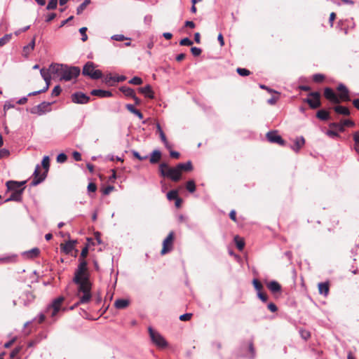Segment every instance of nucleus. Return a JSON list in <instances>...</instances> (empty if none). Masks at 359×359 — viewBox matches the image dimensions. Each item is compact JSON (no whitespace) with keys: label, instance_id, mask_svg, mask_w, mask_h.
Wrapping results in <instances>:
<instances>
[{"label":"nucleus","instance_id":"nucleus-1","mask_svg":"<svg viewBox=\"0 0 359 359\" xmlns=\"http://www.w3.org/2000/svg\"><path fill=\"white\" fill-rule=\"evenodd\" d=\"M87 262L84 259H79V264L75 271L73 281L78 285V296L79 301L70 309H74L79 304H86L91 299V283L87 273Z\"/></svg>","mask_w":359,"mask_h":359},{"label":"nucleus","instance_id":"nucleus-2","mask_svg":"<svg viewBox=\"0 0 359 359\" xmlns=\"http://www.w3.org/2000/svg\"><path fill=\"white\" fill-rule=\"evenodd\" d=\"M49 70L52 74L60 75V80L65 81H69L72 79L76 78L81 73L79 67L57 63H52L49 67Z\"/></svg>","mask_w":359,"mask_h":359},{"label":"nucleus","instance_id":"nucleus-3","mask_svg":"<svg viewBox=\"0 0 359 359\" xmlns=\"http://www.w3.org/2000/svg\"><path fill=\"white\" fill-rule=\"evenodd\" d=\"M41 165L45 169V172L40 175V165H37L35 168L33 175L34 176V180L31 182L32 186H36L45 180L50 166V158L48 156H45L41 161Z\"/></svg>","mask_w":359,"mask_h":359},{"label":"nucleus","instance_id":"nucleus-4","mask_svg":"<svg viewBox=\"0 0 359 359\" xmlns=\"http://www.w3.org/2000/svg\"><path fill=\"white\" fill-rule=\"evenodd\" d=\"M159 171L162 177L170 178L174 182H178L181 179L177 167H170L166 163H161L159 165Z\"/></svg>","mask_w":359,"mask_h":359},{"label":"nucleus","instance_id":"nucleus-5","mask_svg":"<svg viewBox=\"0 0 359 359\" xmlns=\"http://www.w3.org/2000/svg\"><path fill=\"white\" fill-rule=\"evenodd\" d=\"M96 65L93 62H87L83 67L82 74L92 79L102 78V71L95 69Z\"/></svg>","mask_w":359,"mask_h":359},{"label":"nucleus","instance_id":"nucleus-6","mask_svg":"<svg viewBox=\"0 0 359 359\" xmlns=\"http://www.w3.org/2000/svg\"><path fill=\"white\" fill-rule=\"evenodd\" d=\"M150 338L152 342L159 348H165L168 346V343L164 337L158 332L153 330L152 327L148 328Z\"/></svg>","mask_w":359,"mask_h":359},{"label":"nucleus","instance_id":"nucleus-7","mask_svg":"<svg viewBox=\"0 0 359 359\" xmlns=\"http://www.w3.org/2000/svg\"><path fill=\"white\" fill-rule=\"evenodd\" d=\"M309 97L304 100L311 109H315L321 106L320 93L319 92H311L309 93Z\"/></svg>","mask_w":359,"mask_h":359},{"label":"nucleus","instance_id":"nucleus-8","mask_svg":"<svg viewBox=\"0 0 359 359\" xmlns=\"http://www.w3.org/2000/svg\"><path fill=\"white\" fill-rule=\"evenodd\" d=\"M53 104V102H42L38 105L32 107L30 110L31 114H37L41 116L46 112H48L51 110L50 106Z\"/></svg>","mask_w":359,"mask_h":359},{"label":"nucleus","instance_id":"nucleus-9","mask_svg":"<svg viewBox=\"0 0 359 359\" xmlns=\"http://www.w3.org/2000/svg\"><path fill=\"white\" fill-rule=\"evenodd\" d=\"M175 239V233L170 231L168 236L163 241V248L161 251L162 255L170 252L173 248V242Z\"/></svg>","mask_w":359,"mask_h":359},{"label":"nucleus","instance_id":"nucleus-10","mask_svg":"<svg viewBox=\"0 0 359 359\" xmlns=\"http://www.w3.org/2000/svg\"><path fill=\"white\" fill-rule=\"evenodd\" d=\"M63 301L64 298L62 297H59L55 299L52 304L48 306L46 312L48 313H50L52 317L55 316L60 310V306Z\"/></svg>","mask_w":359,"mask_h":359},{"label":"nucleus","instance_id":"nucleus-11","mask_svg":"<svg viewBox=\"0 0 359 359\" xmlns=\"http://www.w3.org/2000/svg\"><path fill=\"white\" fill-rule=\"evenodd\" d=\"M266 137L270 143L277 144L281 146H284L285 144V141L280 135H278L277 130H271L268 132L266 135Z\"/></svg>","mask_w":359,"mask_h":359},{"label":"nucleus","instance_id":"nucleus-12","mask_svg":"<svg viewBox=\"0 0 359 359\" xmlns=\"http://www.w3.org/2000/svg\"><path fill=\"white\" fill-rule=\"evenodd\" d=\"M323 95L326 100L333 104H339L341 102L339 95L331 88H325Z\"/></svg>","mask_w":359,"mask_h":359},{"label":"nucleus","instance_id":"nucleus-13","mask_svg":"<svg viewBox=\"0 0 359 359\" xmlns=\"http://www.w3.org/2000/svg\"><path fill=\"white\" fill-rule=\"evenodd\" d=\"M89 100L90 97L82 92H76L72 95V101L76 104H86Z\"/></svg>","mask_w":359,"mask_h":359},{"label":"nucleus","instance_id":"nucleus-14","mask_svg":"<svg viewBox=\"0 0 359 359\" xmlns=\"http://www.w3.org/2000/svg\"><path fill=\"white\" fill-rule=\"evenodd\" d=\"M266 287L276 297L281 294L282 287L280 284L276 280H272L268 283L266 284Z\"/></svg>","mask_w":359,"mask_h":359},{"label":"nucleus","instance_id":"nucleus-15","mask_svg":"<svg viewBox=\"0 0 359 359\" xmlns=\"http://www.w3.org/2000/svg\"><path fill=\"white\" fill-rule=\"evenodd\" d=\"M26 181L18 182L13 180L7 181L6 183V186L7 187L8 191H16L20 190L21 188L24 187Z\"/></svg>","mask_w":359,"mask_h":359},{"label":"nucleus","instance_id":"nucleus-16","mask_svg":"<svg viewBox=\"0 0 359 359\" xmlns=\"http://www.w3.org/2000/svg\"><path fill=\"white\" fill-rule=\"evenodd\" d=\"M337 90L339 92V94L338 95H339V97L340 98L341 102L351 100L349 95H348V90L344 85L340 84L337 87Z\"/></svg>","mask_w":359,"mask_h":359},{"label":"nucleus","instance_id":"nucleus-17","mask_svg":"<svg viewBox=\"0 0 359 359\" xmlns=\"http://www.w3.org/2000/svg\"><path fill=\"white\" fill-rule=\"evenodd\" d=\"M25 189V187H23L22 188H21L20 190L12 192L11 196L4 201V203H7L9 201L20 202L22 201V194Z\"/></svg>","mask_w":359,"mask_h":359},{"label":"nucleus","instance_id":"nucleus-18","mask_svg":"<svg viewBox=\"0 0 359 359\" xmlns=\"http://www.w3.org/2000/svg\"><path fill=\"white\" fill-rule=\"evenodd\" d=\"M35 297L30 291L23 292L20 297V299L24 306H29L34 299Z\"/></svg>","mask_w":359,"mask_h":359},{"label":"nucleus","instance_id":"nucleus-19","mask_svg":"<svg viewBox=\"0 0 359 359\" xmlns=\"http://www.w3.org/2000/svg\"><path fill=\"white\" fill-rule=\"evenodd\" d=\"M36 36H34L29 44L25 46L22 50V55L27 57L35 47Z\"/></svg>","mask_w":359,"mask_h":359},{"label":"nucleus","instance_id":"nucleus-20","mask_svg":"<svg viewBox=\"0 0 359 359\" xmlns=\"http://www.w3.org/2000/svg\"><path fill=\"white\" fill-rule=\"evenodd\" d=\"M40 254V250L38 248H34L29 250L25 251L22 253V256L27 259H34L37 257Z\"/></svg>","mask_w":359,"mask_h":359},{"label":"nucleus","instance_id":"nucleus-21","mask_svg":"<svg viewBox=\"0 0 359 359\" xmlns=\"http://www.w3.org/2000/svg\"><path fill=\"white\" fill-rule=\"evenodd\" d=\"M91 95L100 97H109L112 96V93L110 90H105L102 89H94L91 91Z\"/></svg>","mask_w":359,"mask_h":359},{"label":"nucleus","instance_id":"nucleus-22","mask_svg":"<svg viewBox=\"0 0 359 359\" xmlns=\"http://www.w3.org/2000/svg\"><path fill=\"white\" fill-rule=\"evenodd\" d=\"M176 167L179 170L180 176L182 172H189L193 170V165L191 161H188L186 163H179Z\"/></svg>","mask_w":359,"mask_h":359},{"label":"nucleus","instance_id":"nucleus-23","mask_svg":"<svg viewBox=\"0 0 359 359\" xmlns=\"http://www.w3.org/2000/svg\"><path fill=\"white\" fill-rule=\"evenodd\" d=\"M130 304L128 299H118L114 302V306L118 309H126Z\"/></svg>","mask_w":359,"mask_h":359},{"label":"nucleus","instance_id":"nucleus-24","mask_svg":"<svg viewBox=\"0 0 359 359\" xmlns=\"http://www.w3.org/2000/svg\"><path fill=\"white\" fill-rule=\"evenodd\" d=\"M139 92L143 94L145 97H149L150 99L154 98V91L151 89V86L147 85L144 87L140 88L138 89Z\"/></svg>","mask_w":359,"mask_h":359},{"label":"nucleus","instance_id":"nucleus-25","mask_svg":"<svg viewBox=\"0 0 359 359\" xmlns=\"http://www.w3.org/2000/svg\"><path fill=\"white\" fill-rule=\"evenodd\" d=\"M76 241H69L64 245H61V248L66 254H69L74 248Z\"/></svg>","mask_w":359,"mask_h":359},{"label":"nucleus","instance_id":"nucleus-26","mask_svg":"<svg viewBox=\"0 0 359 359\" xmlns=\"http://www.w3.org/2000/svg\"><path fill=\"white\" fill-rule=\"evenodd\" d=\"M161 158V152L158 150H154L151 153L150 158H149V162L151 164H156L160 161Z\"/></svg>","mask_w":359,"mask_h":359},{"label":"nucleus","instance_id":"nucleus-27","mask_svg":"<svg viewBox=\"0 0 359 359\" xmlns=\"http://www.w3.org/2000/svg\"><path fill=\"white\" fill-rule=\"evenodd\" d=\"M305 140L303 137L297 138L294 141V144L292 146V149L295 152H298L299 149L304 145Z\"/></svg>","mask_w":359,"mask_h":359},{"label":"nucleus","instance_id":"nucleus-28","mask_svg":"<svg viewBox=\"0 0 359 359\" xmlns=\"http://www.w3.org/2000/svg\"><path fill=\"white\" fill-rule=\"evenodd\" d=\"M319 293L327 296L330 291V285L328 283H320L318 285Z\"/></svg>","mask_w":359,"mask_h":359},{"label":"nucleus","instance_id":"nucleus-29","mask_svg":"<svg viewBox=\"0 0 359 359\" xmlns=\"http://www.w3.org/2000/svg\"><path fill=\"white\" fill-rule=\"evenodd\" d=\"M333 109L338 114H341L344 116H348L350 114L349 109L346 107L337 105L333 107Z\"/></svg>","mask_w":359,"mask_h":359},{"label":"nucleus","instance_id":"nucleus-30","mask_svg":"<svg viewBox=\"0 0 359 359\" xmlns=\"http://www.w3.org/2000/svg\"><path fill=\"white\" fill-rule=\"evenodd\" d=\"M126 109L132 114H134L135 115H136L140 119L143 118L142 113L140 110L137 109L133 104H127Z\"/></svg>","mask_w":359,"mask_h":359},{"label":"nucleus","instance_id":"nucleus-31","mask_svg":"<svg viewBox=\"0 0 359 359\" xmlns=\"http://www.w3.org/2000/svg\"><path fill=\"white\" fill-rule=\"evenodd\" d=\"M316 117L322 121H327L330 118V114L328 111L321 109L316 113Z\"/></svg>","mask_w":359,"mask_h":359},{"label":"nucleus","instance_id":"nucleus-32","mask_svg":"<svg viewBox=\"0 0 359 359\" xmlns=\"http://www.w3.org/2000/svg\"><path fill=\"white\" fill-rule=\"evenodd\" d=\"M128 41L126 43H125V46H130L131 45V43H130V38H127L126 36H124L123 34H115L114 35V41Z\"/></svg>","mask_w":359,"mask_h":359},{"label":"nucleus","instance_id":"nucleus-33","mask_svg":"<svg viewBox=\"0 0 359 359\" xmlns=\"http://www.w3.org/2000/svg\"><path fill=\"white\" fill-rule=\"evenodd\" d=\"M234 241L236 243V245L237 248L240 251H242L245 247L244 240L242 239L241 238H240L238 236H236L234 237Z\"/></svg>","mask_w":359,"mask_h":359},{"label":"nucleus","instance_id":"nucleus-34","mask_svg":"<svg viewBox=\"0 0 359 359\" xmlns=\"http://www.w3.org/2000/svg\"><path fill=\"white\" fill-rule=\"evenodd\" d=\"M90 4V0H85L81 4L76 8V14L81 15L83 11L86 8L87 6Z\"/></svg>","mask_w":359,"mask_h":359},{"label":"nucleus","instance_id":"nucleus-35","mask_svg":"<svg viewBox=\"0 0 359 359\" xmlns=\"http://www.w3.org/2000/svg\"><path fill=\"white\" fill-rule=\"evenodd\" d=\"M120 90L124 93L125 95L128 96V97H133L134 96V94L135 93V91L129 88V87H126V86H123L120 88Z\"/></svg>","mask_w":359,"mask_h":359},{"label":"nucleus","instance_id":"nucleus-36","mask_svg":"<svg viewBox=\"0 0 359 359\" xmlns=\"http://www.w3.org/2000/svg\"><path fill=\"white\" fill-rule=\"evenodd\" d=\"M15 259H16L15 255L0 257V262H1V263L15 262Z\"/></svg>","mask_w":359,"mask_h":359},{"label":"nucleus","instance_id":"nucleus-37","mask_svg":"<svg viewBox=\"0 0 359 359\" xmlns=\"http://www.w3.org/2000/svg\"><path fill=\"white\" fill-rule=\"evenodd\" d=\"M178 197V191L177 190H171L167 194V198L169 201L176 200Z\"/></svg>","mask_w":359,"mask_h":359},{"label":"nucleus","instance_id":"nucleus-38","mask_svg":"<svg viewBox=\"0 0 359 359\" xmlns=\"http://www.w3.org/2000/svg\"><path fill=\"white\" fill-rule=\"evenodd\" d=\"M187 189L191 192L193 193L196 191V184L194 180H189L187 182L186 184Z\"/></svg>","mask_w":359,"mask_h":359},{"label":"nucleus","instance_id":"nucleus-39","mask_svg":"<svg viewBox=\"0 0 359 359\" xmlns=\"http://www.w3.org/2000/svg\"><path fill=\"white\" fill-rule=\"evenodd\" d=\"M252 285L255 289L257 291V292H261L263 289V285L262 283L257 279H253Z\"/></svg>","mask_w":359,"mask_h":359},{"label":"nucleus","instance_id":"nucleus-40","mask_svg":"<svg viewBox=\"0 0 359 359\" xmlns=\"http://www.w3.org/2000/svg\"><path fill=\"white\" fill-rule=\"evenodd\" d=\"M236 72L241 76H247L251 74L250 70L241 67L236 69Z\"/></svg>","mask_w":359,"mask_h":359},{"label":"nucleus","instance_id":"nucleus-41","mask_svg":"<svg viewBox=\"0 0 359 359\" xmlns=\"http://www.w3.org/2000/svg\"><path fill=\"white\" fill-rule=\"evenodd\" d=\"M159 135H160V138H161V141L164 143L165 147L168 149H170L171 146L170 145L169 142H168L167 138H166L165 135L163 133V131H161V133H159Z\"/></svg>","mask_w":359,"mask_h":359},{"label":"nucleus","instance_id":"nucleus-42","mask_svg":"<svg viewBox=\"0 0 359 359\" xmlns=\"http://www.w3.org/2000/svg\"><path fill=\"white\" fill-rule=\"evenodd\" d=\"M325 80V76L321 74H316L313 76V81L316 83H321Z\"/></svg>","mask_w":359,"mask_h":359},{"label":"nucleus","instance_id":"nucleus-43","mask_svg":"<svg viewBox=\"0 0 359 359\" xmlns=\"http://www.w3.org/2000/svg\"><path fill=\"white\" fill-rule=\"evenodd\" d=\"M330 128L338 130L340 132H344V129L343 128L342 124L341 123H332L330 124Z\"/></svg>","mask_w":359,"mask_h":359},{"label":"nucleus","instance_id":"nucleus-44","mask_svg":"<svg viewBox=\"0 0 359 359\" xmlns=\"http://www.w3.org/2000/svg\"><path fill=\"white\" fill-rule=\"evenodd\" d=\"M87 27H83L79 29V32L81 34V41H86L88 40V36L86 34Z\"/></svg>","mask_w":359,"mask_h":359},{"label":"nucleus","instance_id":"nucleus-45","mask_svg":"<svg viewBox=\"0 0 359 359\" xmlns=\"http://www.w3.org/2000/svg\"><path fill=\"white\" fill-rule=\"evenodd\" d=\"M57 0H50L47 6V10H54L57 8Z\"/></svg>","mask_w":359,"mask_h":359},{"label":"nucleus","instance_id":"nucleus-46","mask_svg":"<svg viewBox=\"0 0 359 359\" xmlns=\"http://www.w3.org/2000/svg\"><path fill=\"white\" fill-rule=\"evenodd\" d=\"M102 81L109 86H112V74H108L102 80Z\"/></svg>","mask_w":359,"mask_h":359},{"label":"nucleus","instance_id":"nucleus-47","mask_svg":"<svg viewBox=\"0 0 359 359\" xmlns=\"http://www.w3.org/2000/svg\"><path fill=\"white\" fill-rule=\"evenodd\" d=\"M142 79L138 76H134L129 81L130 84L133 85H141L142 83Z\"/></svg>","mask_w":359,"mask_h":359},{"label":"nucleus","instance_id":"nucleus-48","mask_svg":"<svg viewBox=\"0 0 359 359\" xmlns=\"http://www.w3.org/2000/svg\"><path fill=\"white\" fill-rule=\"evenodd\" d=\"M67 159V156L65 154L61 153L57 156V162L60 163H65Z\"/></svg>","mask_w":359,"mask_h":359},{"label":"nucleus","instance_id":"nucleus-49","mask_svg":"<svg viewBox=\"0 0 359 359\" xmlns=\"http://www.w3.org/2000/svg\"><path fill=\"white\" fill-rule=\"evenodd\" d=\"M62 91V89L59 85L54 87V88L52 90L51 95L53 97L58 96Z\"/></svg>","mask_w":359,"mask_h":359},{"label":"nucleus","instance_id":"nucleus-50","mask_svg":"<svg viewBox=\"0 0 359 359\" xmlns=\"http://www.w3.org/2000/svg\"><path fill=\"white\" fill-rule=\"evenodd\" d=\"M193 44V42L191 40H190L189 38H184L180 41V46H191Z\"/></svg>","mask_w":359,"mask_h":359},{"label":"nucleus","instance_id":"nucleus-51","mask_svg":"<svg viewBox=\"0 0 359 359\" xmlns=\"http://www.w3.org/2000/svg\"><path fill=\"white\" fill-rule=\"evenodd\" d=\"M340 123L342 124L344 129L345 127H353L355 125L354 122L351 120H344Z\"/></svg>","mask_w":359,"mask_h":359},{"label":"nucleus","instance_id":"nucleus-52","mask_svg":"<svg viewBox=\"0 0 359 359\" xmlns=\"http://www.w3.org/2000/svg\"><path fill=\"white\" fill-rule=\"evenodd\" d=\"M191 52L193 54L194 56H199L201 54V49L197 47H192L191 48Z\"/></svg>","mask_w":359,"mask_h":359},{"label":"nucleus","instance_id":"nucleus-53","mask_svg":"<svg viewBox=\"0 0 359 359\" xmlns=\"http://www.w3.org/2000/svg\"><path fill=\"white\" fill-rule=\"evenodd\" d=\"M300 335L302 338L304 339V340L308 339L311 337V334L309 331L303 330H300Z\"/></svg>","mask_w":359,"mask_h":359},{"label":"nucleus","instance_id":"nucleus-54","mask_svg":"<svg viewBox=\"0 0 359 359\" xmlns=\"http://www.w3.org/2000/svg\"><path fill=\"white\" fill-rule=\"evenodd\" d=\"M192 317V313H185L180 316V320L182 321H188Z\"/></svg>","mask_w":359,"mask_h":359},{"label":"nucleus","instance_id":"nucleus-55","mask_svg":"<svg viewBox=\"0 0 359 359\" xmlns=\"http://www.w3.org/2000/svg\"><path fill=\"white\" fill-rule=\"evenodd\" d=\"M10 155V151L6 149H0V158L7 157Z\"/></svg>","mask_w":359,"mask_h":359},{"label":"nucleus","instance_id":"nucleus-56","mask_svg":"<svg viewBox=\"0 0 359 359\" xmlns=\"http://www.w3.org/2000/svg\"><path fill=\"white\" fill-rule=\"evenodd\" d=\"M11 37H12V34H6L4 35L2 38H0L1 41H3V44L4 46L5 44H6L11 39Z\"/></svg>","mask_w":359,"mask_h":359},{"label":"nucleus","instance_id":"nucleus-57","mask_svg":"<svg viewBox=\"0 0 359 359\" xmlns=\"http://www.w3.org/2000/svg\"><path fill=\"white\" fill-rule=\"evenodd\" d=\"M257 295L259 297V298L263 302H266L267 299H268V297H267V294L264 292H262V291L259 292H257Z\"/></svg>","mask_w":359,"mask_h":359},{"label":"nucleus","instance_id":"nucleus-58","mask_svg":"<svg viewBox=\"0 0 359 359\" xmlns=\"http://www.w3.org/2000/svg\"><path fill=\"white\" fill-rule=\"evenodd\" d=\"M21 348L20 347H16L10 353V357L11 358H14L20 351Z\"/></svg>","mask_w":359,"mask_h":359},{"label":"nucleus","instance_id":"nucleus-59","mask_svg":"<svg viewBox=\"0 0 359 359\" xmlns=\"http://www.w3.org/2000/svg\"><path fill=\"white\" fill-rule=\"evenodd\" d=\"M133 154L134 156V157H135L136 158H137L138 160L140 161H143V160H146L147 158V156H142L137 151H133Z\"/></svg>","mask_w":359,"mask_h":359},{"label":"nucleus","instance_id":"nucleus-60","mask_svg":"<svg viewBox=\"0 0 359 359\" xmlns=\"http://www.w3.org/2000/svg\"><path fill=\"white\" fill-rule=\"evenodd\" d=\"M29 27H30V26H29V25H28V26L24 27H22V28H20V29H19L16 30V31L14 32V34H15V35L18 36V35H19V34H20L22 32H25L27 31V30L29 29Z\"/></svg>","mask_w":359,"mask_h":359},{"label":"nucleus","instance_id":"nucleus-61","mask_svg":"<svg viewBox=\"0 0 359 359\" xmlns=\"http://www.w3.org/2000/svg\"><path fill=\"white\" fill-rule=\"evenodd\" d=\"M97 189V186L95 183L90 182L88 185V191L89 192H95Z\"/></svg>","mask_w":359,"mask_h":359},{"label":"nucleus","instance_id":"nucleus-62","mask_svg":"<svg viewBox=\"0 0 359 359\" xmlns=\"http://www.w3.org/2000/svg\"><path fill=\"white\" fill-rule=\"evenodd\" d=\"M15 107V105L11 103V101H6L4 104V110L6 111V110H8L9 109H11V108H14Z\"/></svg>","mask_w":359,"mask_h":359},{"label":"nucleus","instance_id":"nucleus-63","mask_svg":"<svg viewBox=\"0 0 359 359\" xmlns=\"http://www.w3.org/2000/svg\"><path fill=\"white\" fill-rule=\"evenodd\" d=\"M72 156H73L74 159L76 161H81V155L79 151H74L72 153Z\"/></svg>","mask_w":359,"mask_h":359},{"label":"nucleus","instance_id":"nucleus-64","mask_svg":"<svg viewBox=\"0 0 359 359\" xmlns=\"http://www.w3.org/2000/svg\"><path fill=\"white\" fill-rule=\"evenodd\" d=\"M55 17H56V14L55 13H50L46 16V22H50V21L54 20L55 18Z\"/></svg>","mask_w":359,"mask_h":359}]
</instances>
